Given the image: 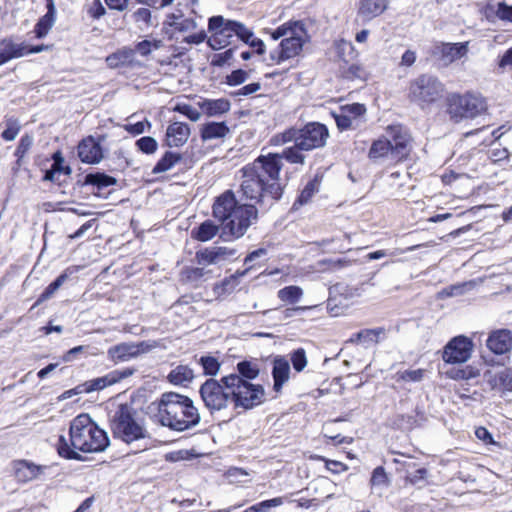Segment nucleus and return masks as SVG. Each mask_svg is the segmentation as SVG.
<instances>
[{
	"label": "nucleus",
	"mask_w": 512,
	"mask_h": 512,
	"mask_svg": "<svg viewBox=\"0 0 512 512\" xmlns=\"http://www.w3.org/2000/svg\"><path fill=\"white\" fill-rule=\"evenodd\" d=\"M197 363L202 367L203 374L206 376H216L221 368V363L218 359L210 355L201 356Z\"/></svg>",
	"instance_id": "a19ab883"
},
{
	"label": "nucleus",
	"mask_w": 512,
	"mask_h": 512,
	"mask_svg": "<svg viewBox=\"0 0 512 512\" xmlns=\"http://www.w3.org/2000/svg\"><path fill=\"white\" fill-rule=\"evenodd\" d=\"M234 380L235 377L229 374L221 377L220 380L209 378L200 386L201 399L211 413L224 410L232 403Z\"/></svg>",
	"instance_id": "6e6552de"
},
{
	"label": "nucleus",
	"mask_w": 512,
	"mask_h": 512,
	"mask_svg": "<svg viewBox=\"0 0 512 512\" xmlns=\"http://www.w3.org/2000/svg\"><path fill=\"white\" fill-rule=\"evenodd\" d=\"M208 28L212 33L208 39V45L213 50H220L233 43L234 33L231 20L220 15L213 16L209 19Z\"/></svg>",
	"instance_id": "f8f14e48"
},
{
	"label": "nucleus",
	"mask_w": 512,
	"mask_h": 512,
	"mask_svg": "<svg viewBox=\"0 0 512 512\" xmlns=\"http://www.w3.org/2000/svg\"><path fill=\"white\" fill-rule=\"evenodd\" d=\"M303 151V149L297 147L296 143H293L292 146L285 148L283 152L279 154L281 156V160L286 159L289 163L303 165L305 162V155L302 153Z\"/></svg>",
	"instance_id": "37998d69"
},
{
	"label": "nucleus",
	"mask_w": 512,
	"mask_h": 512,
	"mask_svg": "<svg viewBox=\"0 0 512 512\" xmlns=\"http://www.w3.org/2000/svg\"><path fill=\"white\" fill-rule=\"evenodd\" d=\"M335 121H336L337 127L342 131L351 129V128L355 129L358 127V126H355L354 121L351 118H349L344 112L340 115H336Z\"/></svg>",
	"instance_id": "0e129e2a"
},
{
	"label": "nucleus",
	"mask_w": 512,
	"mask_h": 512,
	"mask_svg": "<svg viewBox=\"0 0 512 512\" xmlns=\"http://www.w3.org/2000/svg\"><path fill=\"white\" fill-rule=\"evenodd\" d=\"M47 12L41 17L34 28L36 37H44L48 31L52 28L56 20V8L53 0H47Z\"/></svg>",
	"instance_id": "a878e982"
},
{
	"label": "nucleus",
	"mask_w": 512,
	"mask_h": 512,
	"mask_svg": "<svg viewBox=\"0 0 512 512\" xmlns=\"http://www.w3.org/2000/svg\"><path fill=\"white\" fill-rule=\"evenodd\" d=\"M235 255V250L220 247V246H212L201 249L196 252L195 260L199 265L207 266L212 264H218L219 262L226 260Z\"/></svg>",
	"instance_id": "f3484780"
},
{
	"label": "nucleus",
	"mask_w": 512,
	"mask_h": 512,
	"mask_svg": "<svg viewBox=\"0 0 512 512\" xmlns=\"http://www.w3.org/2000/svg\"><path fill=\"white\" fill-rule=\"evenodd\" d=\"M13 476L19 483H25L32 477V463L26 460H15L13 462Z\"/></svg>",
	"instance_id": "4c0bfd02"
},
{
	"label": "nucleus",
	"mask_w": 512,
	"mask_h": 512,
	"mask_svg": "<svg viewBox=\"0 0 512 512\" xmlns=\"http://www.w3.org/2000/svg\"><path fill=\"white\" fill-rule=\"evenodd\" d=\"M283 504L282 497H276L273 499L265 500L260 503H257L248 509L245 512H268L273 507H278Z\"/></svg>",
	"instance_id": "de8ad7c7"
},
{
	"label": "nucleus",
	"mask_w": 512,
	"mask_h": 512,
	"mask_svg": "<svg viewBox=\"0 0 512 512\" xmlns=\"http://www.w3.org/2000/svg\"><path fill=\"white\" fill-rule=\"evenodd\" d=\"M229 133L225 122H209L201 128V138L204 141L223 138Z\"/></svg>",
	"instance_id": "c756f323"
},
{
	"label": "nucleus",
	"mask_w": 512,
	"mask_h": 512,
	"mask_svg": "<svg viewBox=\"0 0 512 512\" xmlns=\"http://www.w3.org/2000/svg\"><path fill=\"white\" fill-rule=\"evenodd\" d=\"M260 88H261V85L259 82L250 83V84H247V85L241 87L237 91L233 92V95L234 96H249V95H252V94L256 93L257 91H259Z\"/></svg>",
	"instance_id": "338daca9"
},
{
	"label": "nucleus",
	"mask_w": 512,
	"mask_h": 512,
	"mask_svg": "<svg viewBox=\"0 0 512 512\" xmlns=\"http://www.w3.org/2000/svg\"><path fill=\"white\" fill-rule=\"evenodd\" d=\"M424 371L422 369L417 370H405L399 373L400 379L409 382H420L423 378Z\"/></svg>",
	"instance_id": "680f3d73"
},
{
	"label": "nucleus",
	"mask_w": 512,
	"mask_h": 512,
	"mask_svg": "<svg viewBox=\"0 0 512 512\" xmlns=\"http://www.w3.org/2000/svg\"><path fill=\"white\" fill-rule=\"evenodd\" d=\"M290 375L289 361L284 357H276L273 362L272 376L274 380L273 388L276 392H280L282 386L288 381Z\"/></svg>",
	"instance_id": "b1692460"
},
{
	"label": "nucleus",
	"mask_w": 512,
	"mask_h": 512,
	"mask_svg": "<svg viewBox=\"0 0 512 512\" xmlns=\"http://www.w3.org/2000/svg\"><path fill=\"white\" fill-rule=\"evenodd\" d=\"M248 73L245 70L237 69L226 76V84L229 86H237L244 83L248 79Z\"/></svg>",
	"instance_id": "5fc2aeb1"
},
{
	"label": "nucleus",
	"mask_w": 512,
	"mask_h": 512,
	"mask_svg": "<svg viewBox=\"0 0 512 512\" xmlns=\"http://www.w3.org/2000/svg\"><path fill=\"white\" fill-rule=\"evenodd\" d=\"M487 348L497 355H503L512 348V332L508 329L492 331L486 340Z\"/></svg>",
	"instance_id": "6ab92c4d"
},
{
	"label": "nucleus",
	"mask_w": 512,
	"mask_h": 512,
	"mask_svg": "<svg viewBox=\"0 0 512 512\" xmlns=\"http://www.w3.org/2000/svg\"><path fill=\"white\" fill-rule=\"evenodd\" d=\"M232 377H235V388L232 393V403L235 408L241 407L248 410L264 401L265 391L261 385L253 384L236 374H232Z\"/></svg>",
	"instance_id": "9b49d317"
},
{
	"label": "nucleus",
	"mask_w": 512,
	"mask_h": 512,
	"mask_svg": "<svg viewBox=\"0 0 512 512\" xmlns=\"http://www.w3.org/2000/svg\"><path fill=\"white\" fill-rule=\"evenodd\" d=\"M237 372L236 376H240L242 379L251 381L258 377L260 373L259 366L256 362L244 360L237 363L236 366Z\"/></svg>",
	"instance_id": "c9c22d12"
},
{
	"label": "nucleus",
	"mask_w": 512,
	"mask_h": 512,
	"mask_svg": "<svg viewBox=\"0 0 512 512\" xmlns=\"http://www.w3.org/2000/svg\"><path fill=\"white\" fill-rule=\"evenodd\" d=\"M266 255L267 250L264 248H259L249 253L244 259V264L247 265V268L240 275H245L248 270L253 268V262L259 258L265 257Z\"/></svg>",
	"instance_id": "6e6d98bb"
},
{
	"label": "nucleus",
	"mask_w": 512,
	"mask_h": 512,
	"mask_svg": "<svg viewBox=\"0 0 512 512\" xmlns=\"http://www.w3.org/2000/svg\"><path fill=\"white\" fill-rule=\"evenodd\" d=\"M31 145H32V140L29 135H25L20 139L19 144L14 153V155L16 157L14 170L17 171L23 166V158H24L25 154L29 151Z\"/></svg>",
	"instance_id": "a18cd8bd"
},
{
	"label": "nucleus",
	"mask_w": 512,
	"mask_h": 512,
	"mask_svg": "<svg viewBox=\"0 0 512 512\" xmlns=\"http://www.w3.org/2000/svg\"><path fill=\"white\" fill-rule=\"evenodd\" d=\"M274 40L282 38L276 49L270 52V59L274 64L297 56L308 39L304 24L300 21L285 23L271 33Z\"/></svg>",
	"instance_id": "423d86ee"
},
{
	"label": "nucleus",
	"mask_w": 512,
	"mask_h": 512,
	"mask_svg": "<svg viewBox=\"0 0 512 512\" xmlns=\"http://www.w3.org/2000/svg\"><path fill=\"white\" fill-rule=\"evenodd\" d=\"M219 229L213 221L206 220L191 231V236L198 241L206 242L211 240L218 233Z\"/></svg>",
	"instance_id": "2f4dec72"
},
{
	"label": "nucleus",
	"mask_w": 512,
	"mask_h": 512,
	"mask_svg": "<svg viewBox=\"0 0 512 512\" xmlns=\"http://www.w3.org/2000/svg\"><path fill=\"white\" fill-rule=\"evenodd\" d=\"M132 17L136 23L142 22L149 25L151 21V12L147 8H139L133 13Z\"/></svg>",
	"instance_id": "774afa93"
},
{
	"label": "nucleus",
	"mask_w": 512,
	"mask_h": 512,
	"mask_svg": "<svg viewBox=\"0 0 512 512\" xmlns=\"http://www.w3.org/2000/svg\"><path fill=\"white\" fill-rule=\"evenodd\" d=\"M487 108L485 99L480 94H452L448 98V113L450 118L458 123L464 118H475Z\"/></svg>",
	"instance_id": "1a4fd4ad"
},
{
	"label": "nucleus",
	"mask_w": 512,
	"mask_h": 512,
	"mask_svg": "<svg viewBox=\"0 0 512 512\" xmlns=\"http://www.w3.org/2000/svg\"><path fill=\"white\" fill-rule=\"evenodd\" d=\"M182 159L179 153L167 151L152 169L153 174L164 173L172 169Z\"/></svg>",
	"instance_id": "f704fd0d"
},
{
	"label": "nucleus",
	"mask_w": 512,
	"mask_h": 512,
	"mask_svg": "<svg viewBox=\"0 0 512 512\" xmlns=\"http://www.w3.org/2000/svg\"><path fill=\"white\" fill-rule=\"evenodd\" d=\"M152 47L158 49L160 47V41L151 42L149 40H143L136 45L135 50L142 56H147L151 53Z\"/></svg>",
	"instance_id": "052dcab7"
},
{
	"label": "nucleus",
	"mask_w": 512,
	"mask_h": 512,
	"mask_svg": "<svg viewBox=\"0 0 512 512\" xmlns=\"http://www.w3.org/2000/svg\"><path fill=\"white\" fill-rule=\"evenodd\" d=\"M66 280L67 275L65 273L59 275L52 283L46 287L44 292L39 296L38 300L34 303V308L40 303L50 299Z\"/></svg>",
	"instance_id": "c03bdc74"
},
{
	"label": "nucleus",
	"mask_w": 512,
	"mask_h": 512,
	"mask_svg": "<svg viewBox=\"0 0 512 512\" xmlns=\"http://www.w3.org/2000/svg\"><path fill=\"white\" fill-rule=\"evenodd\" d=\"M329 137L327 127L319 122H310L304 127L290 128L283 133L277 134L272 141L275 145L296 143L297 147L303 150H313L323 147Z\"/></svg>",
	"instance_id": "0eeeda50"
},
{
	"label": "nucleus",
	"mask_w": 512,
	"mask_h": 512,
	"mask_svg": "<svg viewBox=\"0 0 512 512\" xmlns=\"http://www.w3.org/2000/svg\"><path fill=\"white\" fill-rule=\"evenodd\" d=\"M448 375L455 380H470L480 376V370L472 366H466L463 369H452L448 372Z\"/></svg>",
	"instance_id": "49530a36"
},
{
	"label": "nucleus",
	"mask_w": 512,
	"mask_h": 512,
	"mask_svg": "<svg viewBox=\"0 0 512 512\" xmlns=\"http://www.w3.org/2000/svg\"><path fill=\"white\" fill-rule=\"evenodd\" d=\"M368 156L373 161L385 157H390L392 160H396L394 158L391 143L386 138L375 140L370 147Z\"/></svg>",
	"instance_id": "c85d7f7f"
},
{
	"label": "nucleus",
	"mask_w": 512,
	"mask_h": 512,
	"mask_svg": "<svg viewBox=\"0 0 512 512\" xmlns=\"http://www.w3.org/2000/svg\"><path fill=\"white\" fill-rule=\"evenodd\" d=\"M277 296L282 302L295 304L303 296V290L295 285L286 286L277 292Z\"/></svg>",
	"instance_id": "ea45409f"
},
{
	"label": "nucleus",
	"mask_w": 512,
	"mask_h": 512,
	"mask_svg": "<svg viewBox=\"0 0 512 512\" xmlns=\"http://www.w3.org/2000/svg\"><path fill=\"white\" fill-rule=\"evenodd\" d=\"M234 36L246 43L253 37V31L247 28L243 23L231 20Z\"/></svg>",
	"instance_id": "3c124183"
},
{
	"label": "nucleus",
	"mask_w": 512,
	"mask_h": 512,
	"mask_svg": "<svg viewBox=\"0 0 512 512\" xmlns=\"http://www.w3.org/2000/svg\"><path fill=\"white\" fill-rule=\"evenodd\" d=\"M290 360L293 365V368L297 372H301L307 365V357L305 350L303 348H298L294 350L290 355Z\"/></svg>",
	"instance_id": "8fccbe9b"
},
{
	"label": "nucleus",
	"mask_w": 512,
	"mask_h": 512,
	"mask_svg": "<svg viewBox=\"0 0 512 512\" xmlns=\"http://www.w3.org/2000/svg\"><path fill=\"white\" fill-rule=\"evenodd\" d=\"M388 3V0H360L358 13L365 20H371L383 14Z\"/></svg>",
	"instance_id": "5701e85b"
},
{
	"label": "nucleus",
	"mask_w": 512,
	"mask_h": 512,
	"mask_svg": "<svg viewBox=\"0 0 512 512\" xmlns=\"http://www.w3.org/2000/svg\"><path fill=\"white\" fill-rule=\"evenodd\" d=\"M436 48L440 53L443 63L449 65L467 55L469 42L442 43Z\"/></svg>",
	"instance_id": "412c9836"
},
{
	"label": "nucleus",
	"mask_w": 512,
	"mask_h": 512,
	"mask_svg": "<svg viewBox=\"0 0 512 512\" xmlns=\"http://www.w3.org/2000/svg\"><path fill=\"white\" fill-rule=\"evenodd\" d=\"M30 53H32V46L25 42H17L12 37L0 40V66Z\"/></svg>",
	"instance_id": "dca6fc26"
},
{
	"label": "nucleus",
	"mask_w": 512,
	"mask_h": 512,
	"mask_svg": "<svg viewBox=\"0 0 512 512\" xmlns=\"http://www.w3.org/2000/svg\"><path fill=\"white\" fill-rule=\"evenodd\" d=\"M149 410L160 425L173 431L183 432L200 423V413L188 396L166 392L153 401Z\"/></svg>",
	"instance_id": "20e7f679"
},
{
	"label": "nucleus",
	"mask_w": 512,
	"mask_h": 512,
	"mask_svg": "<svg viewBox=\"0 0 512 512\" xmlns=\"http://www.w3.org/2000/svg\"><path fill=\"white\" fill-rule=\"evenodd\" d=\"M443 84L437 77L423 74L410 83L409 96L411 101L421 107L429 105L442 97Z\"/></svg>",
	"instance_id": "9d476101"
},
{
	"label": "nucleus",
	"mask_w": 512,
	"mask_h": 512,
	"mask_svg": "<svg viewBox=\"0 0 512 512\" xmlns=\"http://www.w3.org/2000/svg\"><path fill=\"white\" fill-rule=\"evenodd\" d=\"M53 164L50 169L45 171L43 176L44 181H51L53 183L61 184L62 169L64 166V158L60 151L55 152L52 155Z\"/></svg>",
	"instance_id": "473e14b6"
},
{
	"label": "nucleus",
	"mask_w": 512,
	"mask_h": 512,
	"mask_svg": "<svg viewBox=\"0 0 512 512\" xmlns=\"http://www.w3.org/2000/svg\"><path fill=\"white\" fill-rule=\"evenodd\" d=\"M194 371L188 365H178L173 368L167 376L168 381L173 385H187L194 379Z\"/></svg>",
	"instance_id": "cd10ccee"
},
{
	"label": "nucleus",
	"mask_w": 512,
	"mask_h": 512,
	"mask_svg": "<svg viewBox=\"0 0 512 512\" xmlns=\"http://www.w3.org/2000/svg\"><path fill=\"white\" fill-rule=\"evenodd\" d=\"M109 426L115 439L126 444L136 443L150 438L149 431L136 410L129 404H120L109 414Z\"/></svg>",
	"instance_id": "39448f33"
},
{
	"label": "nucleus",
	"mask_w": 512,
	"mask_h": 512,
	"mask_svg": "<svg viewBox=\"0 0 512 512\" xmlns=\"http://www.w3.org/2000/svg\"><path fill=\"white\" fill-rule=\"evenodd\" d=\"M199 107L209 117H216L230 110V102L227 99H204L198 103Z\"/></svg>",
	"instance_id": "393cba45"
},
{
	"label": "nucleus",
	"mask_w": 512,
	"mask_h": 512,
	"mask_svg": "<svg viewBox=\"0 0 512 512\" xmlns=\"http://www.w3.org/2000/svg\"><path fill=\"white\" fill-rule=\"evenodd\" d=\"M115 379H116L115 376L108 373L105 376L91 379V380H88L84 383L77 385L76 391L85 392V393L100 391L110 385L115 384Z\"/></svg>",
	"instance_id": "bb28decb"
},
{
	"label": "nucleus",
	"mask_w": 512,
	"mask_h": 512,
	"mask_svg": "<svg viewBox=\"0 0 512 512\" xmlns=\"http://www.w3.org/2000/svg\"><path fill=\"white\" fill-rule=\"evenodd\" d=\"M175 110L185 115L187 118L194 122L198 121L201 117V113L197 109L188 104L178 105Z\"/></svg>",
	"instance_id": "bf43d9fd"
},
{
	"label": "nucleus",
	"mask_w": 512,
	"mask_h": 512,
	"mask_svg": "<svg viewBox=\"0 0 512 512\" xmlns=\"http://www.w3.org/2000/svg\"><path fill=\"white\" fill-rule=\"evenodd\" d=\"M109 437L88 414H80L75 417L69 429V439L60 436L57 443V451L63 458L70 460H82L78 451L84 453L103 452L109 446Z\"/></svg>",
	"instance_id": "f03ea898"
},
{
	"label": "nucleus",
	"mask_w": 512,
	"mask_h": 512,
	"mask_svg": "<svg viewBox=\"0 0 512 512\" xmlns=\"http://www.w3.org/2000/svg\"><path fill=\"white\" fill-rule=\"evenodd\" d=\"M318 190H319L318 180L317 179L310 180L305 185V187L303 188V190L301 191V193L295 200V202L293 204V208L296 209L298 206L307 204L312 199V197L318 192Z\"/></svg>",
	"instance_id": "58836bf2"
},
{
	"label": "nucleus",
	"mask_w": 512,
	"mask_h": 512,
	"mask_svg": "<svg viewBox=\"0 0 512 512\" xmlns=\"http://www.w3.org/2000/svg\"><path fill=\"white\" fill-rule=\"evenodd\" d=\"M428 475V471L426 468H417L414 472H410L405 475V482L411 485H420L423 483Z\"/></svg>",
	"instance_id": "864d4df0"
},
{
	"label": "nucleus",
	"mask_w": 512,
	"mask_h": 512,
	"mask_svg": "<svg viewBox=\"0 0 512 512\" xmlns=\"http://www.w3.org/2000/svg\"><path fill=\"white\" fill-rule=\"evenodd\" d=\"M146 128L149 130L151 128V124L146 121H139L134 124H128L125 126L127 132L133 135H139L145 132Z\"/></svg>",
	"instance_id": "69168bd1"
},
{
	"label": "nucleus",
	"mask_w": 512,
	"mask_h": 512,
	"mask_svg": "<svg viewBox=\"0 0 512 512\" xmlns=\"http://www.w3.org/2000/svg\"><path fill=\"white\" fill-rule=\"evenodd\" d=\"M190 136V128L182 122L171 123L166 130L165 144L168 147H179L184 145Z\"/></svg>",
	"instance_id": "4be33fe9"
},
{
	"label": "nucleus",
	"mask_w": 512,
	"mask_h": 512,
	"mask_svg": "<svg viewBox=\"0 0 512 512\" xmlns=\"http://www.w3.org/2000/svg\"><path fill=\"white\" fill-rule=\"evenodd\" d=\"M386 135V139L391 143L394 158L397 160L405 158L409 153L411 142V137L407 129L401 125H391L388 126Z\"/></svg>",
	"instance_id": "2eb2a0df"
},
{
	"label": "nucleus",
	"mask_w": 512,
	"mask_h": 512,
	"mask_svg": "<svg viewBox=\"0 0 512 512\" xmlns=\"http://www.w3.org/2000/svg\"><path fill=\"white\" fill-rule=\"evenodd\" d=\"M473 342L466 336H457L444 347L443 360L447 363L457 364L466 362L472 354Z\"/></svg>",
	"instance_id": "ddd939ff"
},
{
	"label": "nucleus",
	"mask_w": 512,
	"mask_h": 512,
	"mask_svg": "<svg viewBox=\"0 0 512 512\" xmlns=\"http://www.w3.org/2000/svg\"><path fill=\"white\" fill-rule=\"evenodd\" d=\"M212 214L220 222V238L224 241L241 238L258 219V209L253 204H239L231 190L216 197Z\"/></svg>",
	"instance_id": "7ed1b4c3"
},
{
	"label": "nucleus",
	"mask_w": 512,
	"mask_h": 512,
	"mask_svg": "<svg viewBox=\"0 0 512 512\" xmlns=\"http://www.w3.org/2000/svg\"><path fill=\"white\" fill-rule=\"evenodd\" d=\"M187 280L197 282L208 274L204 267H188L184 270Z\"/></svg>",
	"instance_id": "13d9d810"
},
{
	"label": "nucleus",
	"mask_w": 512,
	"mask_h": 512,
	"mask_svg": "<svg viewBox=\"0 0 512 512\" xmlns=\"http://www.w3.org/2000/svg\"><path fill=\"white\" fill-rule=\"evenodd\" d=\"M134 58V50L131 48H122L115 53L107 56L106 63L110 68H118L127 66L132 63Z\"/></svg>",
	"instance_id": "7c9ffc66"
},
{
	"label": "nucleus",
	"mask_w": 512,
	"mask_h": 512,
	"mask_svg": "<svg viewBox=\"0 0 512 512\" xmlns=\"http://www.w3.org/2000/svg\"><path fill=\"white\" fill-rule=\"evenodd\" d=\"M154 346L146 341L139 343H120L108 349V358L114 363L127 362L142 353L150 351Z\"/></svg>",
	"instance_id": "4468645a"
},
{
	"label": "nucleus",
	"mask_w": 512,
	"mask_h": 512,
	"mask_svg": "<svg viewBox=\"0 0 512 512\" xmlns=\"http://www.w3.org/2000/svg\"><path fill=\"white\" fill-rule=\"evenodd\" d=\"M283 163L279 153L258 156L251 164L241 169V198L255 201L268 209L283 194L280 171Z\"/></svg>",
	"instance_id": "f257e3e1"
},
{
	"label": "nucleus",
	"mask_w": 512,
	"mask_h": 512,
	"mask_svg": "<svg viewBox=\"0 0 512 512\" xmlns=\"http://www.w3.org/2000/svg\"><path fill=\"white\" fill-rule=\"evenodd\" d=\"M342 112L354 121L355 126L359 127L365 117L366 107L360 103L348 104L342 107Z\"/></svg>",
	"instance_id": "79ce46f5"
},
{
	"label": "nucleus",
	"mask_w": 512,
	"mask_h": 512,
	"mask_svg": "<svg viewBox=\"0 0 512 512\" xmlns=\"http://www.w3.org/2000/svg\"><path fill=\"white\" fill-rule=\"evenodd\" d=\"M484 378L493 390L512 391V367H505L496 373L488 370L484 373Z\"/></svg>",
	"instance_id": "aec40b11"
},
{
	"label": "nucleus",
	"mask_w": 512,
	"mask_h": 512,
	"mask_svg": "<svg viewBox=\"0 0 512 512\" xmlns=\"http://www.w3.org/2000/svg\"><path fill=\"white\" fill-rule=\"evenodd\" d=\"M496 16L503 21L512 23V6L507 5L505 2L498 3Z\"/></svg>",
	"instance_id": "e2e57ef3"
},
{
	"label": "nucleus",
	"mask_w": 512,
	"mask_h": 512,
	"mask_svg": "<svg viewBox=\"0 0 512 512\" xmlns=\"http://www.w3.org/2000/svg\"><path fill=\"white\" fill-rule=\"evenodd\" d=\"M7 127L6 129L1 133V138L5 141H12L16 138L20 131V126L15 119H7L6 120Z\"/></svg>",
	"instance_id": "603ef678"
},
{
	"label": "nucleus",
	"mask_w": 512,
	"mask_h": 512,
	"mask_svg": "<svg viewBox=\"0 0 512 512\" xmlns=\"http://www.w3.org/2000/svg\"><path fill=\"white\" fill-rule=\"evenodd\" d=\"M135 145L141 152L145 154H153L157 151L158 148L157 141L151 136H144L139 138Z\"/></svg>",
	"instance_id": "09e8293b"
},
{
	"label": "nucleus",
	"mask_w": 512,
	"mask_h": 512,
	"mask_svg": "<svg viewBox=\"0 0 512 512\" xmlns=\"http://www.w3.org/2000/svg\"><path fill=\"white\" fill-rule=\"evenodd\" d=\"M370 486L373 491H376L379 495L382 494V490L390 486V479L382 466L376 467L370 478Z\"/></svg>",
	"instance_id": "72a5a7b5"
},
{
	"label": "nucleus",
	"mask_w": 512,
	"mask_h": 512,
	"mask_svg": "<svg viewBox=\"0 0 512 512\" xmlns=\"http://www.w3.org/2000/svg\"><path fill=\"white\" fill-rule=\"evenodd\" d=\"M85 184L96 186L99 189L113 186L117 183V180L105 173L96 172L89 173L85 176Z\"/></svg>",
	"instance_id": "e433bc0d"
},
{
	"label": "nucleus",
	"mask_w": 512,
	"mask_h": 512,
	"mask_svg": "<svg viewBox=\"0 0 512 512\" xmlns=\"http://www.w3.org/2000/svg\"><path fill=\"white\" fill-rule=\"evenodd\" d=\"M79 159L86 164H97L103 158L100 143L92 136L84 138L77 147Z\"/></svg>",
	"instance_id": "a211bd4d"
},
{
	"label": "nucleus",
	"mask_w": 512,
	"mask_h": 512,
	"mask_svg": "<svg viewBox=\"0 0 512 512\" xmlns=\"http://www.w3.org/2000/svg\"><path fill=\"white\" fill-rule=\"evenodd\" d=\"M234 52L235 48H230L222 53L215 54L212 58L211 64L213 66L222 67L233 58Z\"/></svg>",
	"instance_id": "4d7b16f0"
}]
</instances>
